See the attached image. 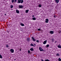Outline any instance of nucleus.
Masks as SVG:
<instances>
[{
    "instance_id": "nucleus-1",
    "label": "nucleus",
    "mask_w": 61,
    "mask_h": 61,
    "mask_svg": "<svg viewBox=\"0 0 61 61\" xmlns=\"http://www.w3.org/2000/svg\"><path fill=\"white\" fill-rule=\"evenodd\" d=\"M24 2V0H18V4H20V3H22Z\"/></svg>"
},
{
    "instance_id": "nucleus-2",
    "label": "nucleus",
    "mask_w": 61,
    "mask_h": 61,
    "mask_svg": "<svg viewBox=\"0 0 61 61\" xmlns=\"http://www.w3.org/2000/svg\"><path fill=\"white\" fill-rule=\"evenodd\" d=\"M39 50L40 51H44V50L43 49V48L40 46L39 47Z\"/></svg>"
},
{
    "instance_id": "nucleus-3",
    "label": "nucleus",
    "mask_w": 61,
    "mask_h": 61,
    "mask_svg": "<svg viewBox=\"0 0 61 61\" xmlns=\"http://www.w3.org/2000/svg\"><path fill=\"white\" fill-rule=\"evenodd\" d=\"M19 8V9L20 8V9H22V8H23V7H24V6L23 5H19L18 6Z\"/></svg>"
},
{
    "instance_id": "nucleus-4",
    "label": "nucleus",
    "mask_w": 61,
    "mask_h": 61,
    "mask_svg": "<svg viewBox=\"0 0 61 61\" xmlns=\"http://www.w3.org/2000/svg\"><path fill=\"white\" fill-rule=\"evenodd\" d=\"M31 38L33 41V42H35L36 41V39L35 38H34V37H31Z\"/></svg>"
},
{
    "instance_id": "nucleus-5",
    "label": "nucleus",
    "mask_w": 61,
    "mask_h": 61,
    "mask_svg": "<svg viewBox=\"0 0 61 61\" xmlns=\"http://www.w3.org/2000/svg\"><path fill=\"white\" fill-rule=\"evenodd\" d=\"M10 51H11V53H13L14 52V49H11L10 50Z\"/></svg>"
},
{
    "instance_id": "nucleus-6",
    "label": "nucleus",
    "mask_w": 61,
    "mask_h": 61,
    "mask_svg": "<svg viewBox=\"0 0 61 61\" xmlns=\"http://www.w3.org/2000/svg\"><path fill=\"white\" fill-rule=\"evenodd\" d=\"M50 32H49V33H50L51 34H54V32L53 31H50Z\"/></svg>"
},
{
    "instance_id": "nucleus-7",
    "label": "nucleus",
    "mask_w": 61,
    "mask_h": 61,
    "mask_svg": "<svg viewBox=\"0 0 61 61\" xmlns=\"http://www.w3.org/2000/svg\"><path fill=\"white\" fill-rule=\"evenodd\" d=\"M46 42H47V41L46 40H45L43 42V44L44 45H45V44H46Z\"/></svg>"
},
{
    "instance_id": "nucleus-8",
    "label": "nucleus",
    "mask_w": 61,
    "mask_h": 61,
    "mask_svg": "<svg viewBox=\"0 0 61 61\" xmlns=\"http://www.w3.org/2000/svg\"><path fill=\"white\" fill-rule=\"evenodd\" d=\"M59 0H55V1L56 2V4H58L59 3Z\"/></svg>"
},
{
    "instance_id": "nucleus-9",
    "label": "nucleus",
    "mask_w": 61,
    "mask_h": 61,
    "mask_svg": "<svg viewBox=\"0 0 61 61\" xmlns=\"http://www.w3.org/2000/svg\"><path fill=\"white\" fill-rule=\"evenodd\" d=\"M31 51H34V49L33 48H31L30 49Z\"/></svg>"
},
{
    "instance_id": "nucleus-10",
    "label": "nucleus",
    "mask_w": 61,
    "mask_h": 61,
    "mask_svg": "<svg viewBox=\"0 0 61 61\" xmlns=\"http://www.w3.org/2000/svg\"><path fill=\"white\" fill-rule=\"evenodd\" d=\"M57 47L59 48H61V46H60V44L58 45L57 46Z\"/></svg>"
},
{
    "instance_id": "nucleus-11",
    "label": "nucleus",
    "mask_w": 61,
    "mask_h": 61,
    "mask_svg": "<svg viewBox=\"0 0 61 61\" xmlns=\"http://www.w3.org/2000/svg\"><path fill=\"white\" fill-rule=\"evenodd\" d=\"M30 39L29 38H27L26 40L28 42H29L30 41Z\"/></svg>"
},
{
    "instance_id": "nucleus-12",
    "label": "nucleus",
    "mask_w": 61,
    "mask_h": 61,
    "mask_svg": "<svg viewBox=\"0 0 61 61\" xmlns=\"http://www.w3.org/2000/svg\"><path fill=\"white\" fill-rule=\"evenodd\" d=\"M16 12L17 14H19V10H16Z\"/></svg>"
},
{
    "instance_id": "nucleus-13",
    "label": "nucleus",
    "mask_w": 61,
    "mask_h": 61,
    "mask_svg": "<svg viewBox=\"0 0 61 61\" xmlns=\"http://www.w3.org/2000/svg\"><path fill=\"white\" fill-rule=\"evenodd\" d=\"M56 56H60V54L59 53H56Z\"/></svg>"
},
{
    "instance_id": "nucleus-14",
    "label": "nucleus",
    "mask_w": 61,
    "mask_h": 61,
    "mask_svg": "<svg viewBox=\"0 0 61 61\" xmlns=\"http://www.w3.org/2000/svg\"><path fill=\"white\" fill-rule=\"evenodd\" d=\"M28 12H29V10H25V12L26 13H28Z\"/></svg>"
},
{
    "instance_id": "nucleus-15",
    "label": "nucleus",
    "mask_w": 61,
    "mask_h": 61,
    "mask_svg": "<svg viewBox=\"0 0 61 61\" xmlns=\"http://www.w3.org/2000/svg\"><path fill=\"white\" fill-rule=\"evenodd\" d=\"M20 25H21V26H24V25H24V24H23L22 23L20 24Z\"/></svg>"
},
{
    "instance_id": "nucleus-16",
    "label": "nucleus",
    "mask_w": 61,
    "mask_h": 61,
    "mask_svg": "<svg viewBox=\"0 0 61 61\" xmlns=\"http://www.w3.org/2000/svg\"><path fill=\"white\" fill-rule=\"evenodd\" d=\"M51 40H52V42H54V41H55V39L53 38L51 39Z\"/></svg>"
},
{
    "instance_id": "nucleus-17",
    "label": "nucleus",
    "mask_w": 61,
    "mask_h": 61,
    "mask_svg": "<svg viewBox=\"0 0 61 61\" xmlns=\"http://www.w3.org/2000/svg\"><path fill=\"white\" fill-rule=\"evenodd\" d=\"M30 46H34V47H35V46H34V45L32 43H31L30 44Z\"/></svg>"
},
{
    "instance_id": "nucleus-18",
    "label": "nucleus",
    "mask_w": 61,
    "mask_h": 61,
    "mask_svg": "<svg viewBox=\"0 0 61 61\" xmlns=\"http://www.w3.org/2000/svg\"><path fill=\"white\" fill-rule=\"evenodd\" d=\"M13 7H14V6L12 5H11L10 6V8H13Z\"/></svg>"
},
{
    "instance_id": "nucleus-19",
    "label": "nucleus",
    "mask_w": 61,
    "mask_h": 61,
    "mask_svg": "<svg viewBox=\"0 0 61 61\" xmlns=\"http://www.w3.org/2000/svg\"><path fill=\"white\" fill-rule=\"evenodd\" d=\"M36 18L35 17L32 18V20H36Z\"/></svg>"
},
{
    "instance_id": "nucleus-20",
    "label": "nucleus",
    "mask_w": 61,
    "mask_h": 61,
    "mask_svg": "<svg viewBox=\"0 0 61 61\" xmlns=\"http://www.w3.org/2000/svg\"><path fill=\"white\" fill-rule=\"evenodd\" d=\"M0 58H1V59H2V58H3V57L1 54H0Z\"/></svg>"
},
{
    "instance_id": "nucleus-21",
    "label": "nucleus",
    "mask_w": 61,
    "mask_h": 61,
    "mask_svg": "<svg viewBox=\"0 0 61 61\" xmlns=\"http://www.w3.org/2000/svg\"><path fill=\"white\" fill-rule=\"evenodd\" d=\"M49 46V45L48 44L46 45V47H48Z\"/></svg>"
},
{
    "instance_id": "nucleus-22",
    "label": "nucleus",
    "mask_w": 61,
    "mask_h": 61,
    "mask_svg": "<svg viewBox=\"0 0 61 61\" xmlns=\"http://www.w3.org/2000/svg\"><path fill=\"white\" fill-rule=\"evenodd\" d=\"M6 47L7 48V47H9V46H8V44L6 45Z\"/></svg>"
},
{
    "instance_id": "nucleus-23",
    "label": "nucleus",
    "mask_w": 61,
    "mask_h": 61,
    "mask_svg": "<svg viewBox=\"0 0 61 61\" xmlns=\"http://www.w3.org/2000/svg\"><path fill=\"white\" fill-rule=\"evenodd\" d=\"M14 2H15V0H11L12 3H13Z\"/></svg>"
},
{
    "instance_id": "nucleus-24",
    "label": "nucleus",
    "mask_w": 61,
    "mask_h": 61,
    "mask_svg": "<svg viewBox=\"0 0 61 61\" xmlns=\"http://www.w3.org/2000/svg\"><path fill=\"white\" fill-rule=\"evenodd\" d=\"M44 61H50L48 59H46V60H45Z\"/></svg>"
},
{
    "instance_id": "nucleus-25",
    "label": "nucleus",
    "mask_w": 61,
    "mask_h": 61,
    "mask_svg": "<svg viewBox=\"0 0 61 61\" xmlns=\"http://www.w3.org/2000/svg\"><path fill=\"white\" fill-rule=\"evenodd\" d=\"M28 54H30V53H31V52H30V50H29L28 51Z\"/></svg>"
},
{
    "instance_id": "nucleus-26",
    "label": "nucleus",
    "mask_w": 61,
    "mask_h": 61,
    "mask_svg": "<svg viewBox=\"0 0 61 61\" xmlns=\"http://www.w3.org/2000/svg\"><path fill=\"white\" fill-rule=\"evenodd\" d=\"M58 61H61V59L60 58H59L58 59Z\"/></svg>"
},
{
    "instance_id": "nucleus-27",
    "label": "nucleus",
    "mask_w": 61,
    "mask_h": 61,
    "mask_svg": "<svg viewBox=\"0 0 61 61\" xmlns=\"http://www.w3.org/2000/svg\"><path fill=\"white\" fill-rule=\"evenodd\" d=\"M42 6L41 5H40V4H39V7H41Z\"/></svg>"
},
{
    "instance_id": "nucleus-28",
    "label": "nucleus",
    "mask_w": 61,
    "mask_h": 61,
    "mask_svg": "<svg viewBox=\"0 0 61 61\" xmlns=\"http://www.w3.org/2000/svg\"><path fill=\"white\" fill-rule=\"evenodd\" d=\"M45 21H49V20H48V19H46L45 20Z\"/></svg>"
},
{
    "instance_id": "nucleus-29",
    "label": "nucleus",
    "mask_w": 61,
    "mask_h": 61,
    "mask_svg": "<svg viewBox=\"0 0 61 61\" xmlns=\"http://www.w3.org/2000/svg\"><path fill=\"white\" fill-rule=\"evenodd\" d=\"M36 42H37V43H39V41H38V40H37L36 41Z\"/></svg>"
},
{
    "instance_id": "nucleus-30",
    "label": "nucleus",
    "mask_w": 61,
    "mask_h": 61,
    "mask_svg": "<svg viewBox=\"0 0 61 61\" xmlns=\"http://www.w3.org/2000/svg\"><path fill=\"white\" fill-rule=\"evenodd\" d=\"M22 49H20V48H19V49H18V50H19L20 51H21V50Z\"/></svg>"
},
{
    "instance_id": "nucleus-31",
    "label": "nucleus",
    "mask_w": 61,
    "mask_h": 61,
    "mask_svg": "<svg viewBox=\"0 0 61 61\" xmlns=\"http://www.w3.org/2000/svg\"><path fill=\"white\" fill-rule=\"evenodd\" d=\"M37 30L38 31H40L41 30V29H38Z\"/></svg>"
},
{
    "instance_id": "nucleus-32",
    "label": "nucleus",
    "mask_w": 61,
    "mask_h": 61,
    "mask_svg": "<svg viewBox=\"0 0 61 61\" xmlns=\"http://www.w3.org/2000/svg\"><path fill=\"white\" fill-rule=\"evenodd\" d=\"M48 21H45V23H48Z\"/></svg>"
},
{
    "instance_id": "nucleus-33",
    "label": "nucleus",
    "mask_w": 61,
    "mask_h": 61,
    "mask_svg": "<svg viewBox=\"0 0 61 61\" xmlns=\"http://www.w3.org/2000/svg\"><path fill=\"white\" fill-rule=\"evenodd\" d=\"M33 45H34V46H35H35H36V44H35V43H34Z\"/></svg>"
},
{
    "instance_id": "nucleus-34",
    "label": "nucleus",
    "mask_w": 61,
    "mask_h": 61,
    "mask_svg": "<svg viewBox=\"0 0 61 61\" xmlns=\"http://www.w3.org/2000/svg\"><path fill=\"white\" fill-rule=\"evenodd\" d=\"M14 2H15V3H16V2L17 0H14Z\"/></svg>"
},
{
    "instance_id": "nucleus-35",
    "label": "nucleus",
    "mask_w": 61,
    "mask_h": 61,
    "mask_svg": "<svg viewBox=\"0 0 61 61\" xmlns=\"http://www.w3.org/2000/svg\"><path fill=\"white\" fill-rule=\"evenodd\" d=\"M32 17H35V15H32Z\"/></svg>"
},
{
    "instance_id": "nucleus-36",
    "label": "nucleus",
    "mask_w": 61,
    "mask_h": 61,
    "mask_svg": "<svg viewBox=\"0 0 61 61\" xmlns=\"http://www.w3.org/2000/svg\"><path fill=\"white\" fill-rule=\"evenodd\" d=\"M59 32L60 34H61V31H59Z\"/></svg>"
},
{
    "instance_id": "nucleus-37",
    "label": "nucleus",
    "mask_w": 61,
    "mask_h": 61,
    "mask_svg": "<svg viewBox=\"0 0 61 61\" xmlns=\"http://www.w3.org/2000/svg\"><path fill=\"white\" fill-rule=\"evenodd\" d=\"M41 61H44L42 59H41Z\"/></svg>"
},
{
    "instance_id": "nucleus-38",
    "label": "nucleus",
    "mask_w": 61,
    "mask_h": 61,
    "mask_svg": "<svg viewBox=\"0 0 61 61\" xmlns=\"http://www.w3.org/2000/svg\"><path fill=\"white\" fill-rule=\"evenodd\" d=\"M7 33H9V31H7Z\"/></svg>"
},
{
    "instance_id": "nucleus-39",
    "label": "nucleus",
    "mask_w": 61,
    "mask_h": 61,
    "mask_svg": "<svg viewBox=\"0 0 61 61\" xmlns=\"http://www.w3.org/2000/svg\"><path fill=\"white\" fill-rule=\"evenodd\" d=\"M56 42H57V41H56L55 42V43H56Z\"/></svg>"
},
{
    "instance_id": "nucleus-40",
    "label": "nucleus",
    "mask_w": 61,
    "mask_h": 61,
    "mask_svg": "<svg viewBox=\"0 0 61 61\" xmlns=\"http://www.w3.org/2000/svg\"><path fill=\"white\" fill-rule=\"evenodd\" d=\"M54 18H56V16H54Z\"/></svg>"
},
{
    "instance_id": "nucleus-41",
    "label": "nucleus",
    "mask_w": 61,
    "mask_h": 61,
    "mask_svg": "<svg viewBox=\"0 0 61 61\" xmlns=\"http://www.w3.org/2000/svg\"><path fill=\"white\" fill-rule=\"evenodd\" d=\"M6 15V14H5V15Z\"/></svg>"
},
{
    "instance_id": "nucleus-42",
    "label": "nucleus",
    "mask_w": 61,
    "mask_h": 61,
    "mask_svg": "<svg viewBox=\"0 0 61 61\" xmlns=\"http://www.w3.org/2000/svg\"><path fill=\"white\" fill-rule=\"evenodd\" d=\"M54 15V16H56V15H55V14Z\"/></svg>"
},
{
    "instance_id": "nucleus-43",
    "label": "nucleus",
    "mask_w": 61,
    "mask_h": 61,
    "mask_svg": "<svg viewBox=\"0 0 61 61\" xmlns=\"http://www.w3.org/2000/svg\"><path fill=\"white\" fill-rule=\"evenodd\" d=\"M14 60H16V59H15Z\"/></svg>"
},
{
    "instance_id": "nucleus-44",
    "label": "nucleus",
    "mask_w": 61,
    "mask_h": 61,
    "mask_svg": "<svg viewBox=\"0 0 61 61\" xmlns=\"http://www.w3.org/2000/svg\"><path fill=\"white\" fill-rule=\"evenodd\" d=\"M37 2H38V1H37Z\"/></svg>"
}]
</instances>
